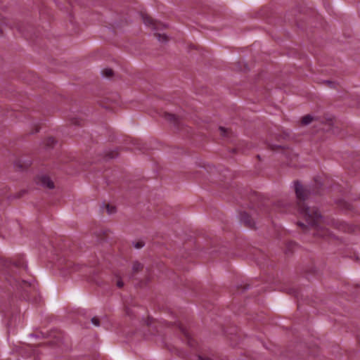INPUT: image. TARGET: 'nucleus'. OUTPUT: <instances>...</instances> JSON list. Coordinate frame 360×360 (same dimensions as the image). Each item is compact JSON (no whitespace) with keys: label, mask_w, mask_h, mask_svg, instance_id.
I'll list each match as a JSON object with an SVG mask.
<instances>
[{"label":"nucleus","mask_w":360,"mask_h":360,"mask_svg":"<svg viewBox=\"0 0 360 360\" xmlns=\"http://www.w3.org/2000/svg\"><path fill=\"white\" fill-rule=\"evenodd\" d=\"M294 190L297 200L300 217L304 221H298L297 224L304 231L315 226V210L307 205V202L314 193V188L310 185H303L298 180L293 181Z\"/></svg>","instance_id":"nucleus-1"},{"label":"nucleus","mask_w":360,"mask_h":360,"mask_svg":"<svg viewBox=\"0 0 360 360\" xmlns=\"http://www.w3.org/2000/svg\"><path fill=\"white\" fill-rule=\"evenodd\" d=\"M0 263L3 267L10 269H26L28 267L27 262L22 255H18L13 258L1 257Z\"/></svg>","instance_id":"nucleus-2"},{"label":"nucleus","mask_w":360,"mask_h":360,"mask_svg":"<svg viewBox=\"0 0 360 360\" xmlns=\"http://www.w3.org/2000/svg\"><path fill=\"white\" fill-rule=\"evenodd\" d=\"M141 17L145 25L151 27L153 30H158L162 27H164V25H162L160 22L155 21L146 13H141Z\"/></svg>","instance_id":"nucleus-3"},{"label":"nucleus","mask_w":360,"mask_h":360,"mask_svg":"<svg viewBox=\"0 0 360 360\" xmlns=\"http://www.w3.org/2000/svg\"><path fill=\"white\" fill-rule=\"evenodd\" d=\"M37 183L44 188H48L49 189L54 188V184L51 180V179L46 175H41L38 178Z\"/></svg>","instance_id":"nucleus-4"},{"label":"nucleus","mask_w":360,"mask_h":360,"mask_svg":"<svg viewBox=\"0 0 360 360\" xmlns=\"http://www.w3.org/2000/svg\"><path fill=\"white\" fill-rule=\"evenodd\" d=\"M64 261H65V259H59L58 261V262L55 264V266H52V268H57V269H58V270H69L70 269L83 268V266H79L78 264H77V266H76L72 262H68L66 266L64 267L60 266V265H62V264L63 263Z\"/></svg>","instance_id":"nucleus-5"},{"label":"nucleus","mask_w":360,"mask_h":360,"mask_svg":"<svg viewBox=\"0 0 360 360\" xmlns=\"http://www.w3.org/2000/svg\"><path fill=\"white\" fill-rule=\"evenodd\" d=\"M240 221L248 228H254L255 222L252 217L246 212L240 213Z\"/></svg>","instance_id":"nucleus-6"},{"label":"nucleus","mask_w":360,"mask_h":360,"mask_svg":"<svg viewBox=\"0 0 360 360\" xmlns=\"http://www.w3.org/2000/svg\"><path fill=\"white\" fill-rule=\"evenodd\" d=\"M322 124V126H319V130L330 131L333 125V121L332 117H328L324 120L319 121Z\"/></svg>","instance_id":"nucleus-7"},{"label":"nucleus","mask_w":360,"mask_h":360,"mask_svg":"<svg viewBox=\"0 0 360 360\" xmlns=\"http://www.w3.org/2000/svg\"><path fill=\"white\" fill-rule=\"evenodd\" d=\"M162 117L166 120H168L170 122L174 123V124H176L178 123V118L177 117L174 115L169 112H165L162 114Z\"/></svg>","instance_id":"nucleus-8"},{"label":"nucleus","mask_w":360,"mask_h":360,"mask_svg":"<svg viewBox=\"0 0 360 360\" xmlns=\"http://www.w3.org/2000/svg\"><path fill=\"white\" fill-rule=\"evenodd\" d=\"M316 237L318 236H320L321 237H324V236H326L327 231H324L323 233H320L319 229L321 228L319 226V224H320L319 218H321V216H319L317 212H316Z\"/></svg>","instance_id":"nucleus-9"},{"label":"nucleus","mask_w":360,"mask_h":360,"mask_svg":"<svg viewBox=\"0 0 360 360\" xmlns=\"http://www.w3.org/2000/svg\"><path fill=\"white\" fill-rule=\"evenodd\" d=\"M148 269V267L145 266L144 264L141 263L138 261H136L133 263L132 269L131 270H141L143 269Z\"/></svg>","instance_id":"nucleus-10"},{"label":"nucleus","mask_w":360,"mask_h":360,"mask_svg":"<svg viewBox=\"0 0 360 360\" xmlns=\"http://www.w3.org/2000/svg\"><path fill=\"white\" fill-rule=\"evenodd\" d=\"M313 120H314L313 116H311V115H307L302 117V124L303 125H307V124H310L313 121Z\"/></svg>","instance_id":"nucleus-11"},{"label":"nucleus","mask_w":360,"mask_h":360,"mask_svg":"<svg viewBox=\"0 0 360 360\" xmlns=\"http://www.w3.org/2000/svg\"><path fill=\"white\" fill-rule=\"evenodd\" d=\"M320 84H324V85H326L327 86L330 87V88H335L337 86V83L335 82H333V81H330V80H323L321 82H319Z\"/></svg>","instance_id":"nucleus-12"},{"label":"nucleus","mask_w":360,"mask_h":360,"mask_svg":"<svg viewBox=\"0 0 360 360\" xmlns=\"http://www.w3.org/2000/svg\"><path fill=\"white\" fill-rule=\"evenodd\" d=\"M155 35L159 41L166 42L168 40L167 36L165 34L155 33Z\"/></svg>","instance_id":"nucleus-13"},{"label":"nucleus","mask_w":360,"mask_h":360,"mask_svg":"<svg viewBox=\"0 0 360 360\" xmlns=\"http://www.w3.org/2000/svg\"><path fill=\"white\" fill-rule=\"evenodd\" d=\"M102 75L106 77H110L113 75V71L110 68H105L101 72Z\"/></svg>","instance_id":"nucleus-14"},{"label":"nucleus","mask_w":360,"mask_h":360,"mask_svg":"<svg viewBox=\"0 0 360 360\" xmlns=\"http://www.w3.org/2000/svg\"><path fill=\"white\" fill-rule=\"evenodd\" d=\"M133 246L136 249H141L145 245L143 240H138L132 243Z\"/></svg>","instance_id":"nucleus-15"},{"label":"nucleus","mask_w":360,"mask_h":360,"mask_svg":"<svg viewBox=\"0 0 360 360\" xmlns=\"http://www.w3.org/2000/svg\"><path fill=\"white\" fill-rule=\"evenodd\" d=\"M105 207L106 211H107L108 214H114L116 212V209L113 206H110L109 205H105Z\"/></svg>","instance_id":"nucleus-16"},{"label":"nucleus","mask_w":360,"mask_h":360,"mask_svg":"<svg viewBox=\"0 0 360 360\" xmlns=\"http://www.w3.org/2000/svg\"><path fill=\"white\" fill-rule=\"evenodd\" d=\"M55 142H56L55 139L51 137L46 140V145L48 146H51L54 145Z\"/></svg>","instance_id":"nucleus-17"},{"label":"nucleus","mask_w":360,"mask_h":360,"mask_svg":"<svg viewBox=\"0 0 360 360\" xmlns=\"http://www.w3.org/2000/svg\"><path fill=\"white\" fill-rule=\"evenodd\" d=\"M91 323L95 326H100V323H99V320L98 318L96 317H94L92 318L91 319Z\"/></svg>","instance_id":"nucleus-18"},{"label":"nucleus","mask_w":360,"mask_h":360,"mask_svg":"<svg viewBox=\"0 0 360 360\" xmlns=\"http://www.w3.org/2000/svg\"><path fill=\"white\" fill-rule=\"evenodd\" d=\"M219 130L221 131V134L222 136H227V134H228V131L226 128L223 127H219Z\"/></svg>","instance_id":"nucleus-19"},{"label":"nucleus","mask_w":360,"mask_h":360,"mask_svg":"<svg viewBox=\"0 0 360 360\" xmlns=\"http://www.w3.org/2000/svg\"><path fill=\"white\" fill-rule=\"evenodd\" d=\"M117 285L118 287H122L124 285V283H123V281L118 280L117 282Z\"/></svg>","instance_id":"nucleus-20"},{"label":"nucleus","mask_w":360,"mask_h":360,"mask_svg":"<svg viewBox=\"0 0 360 360\" xmlns=\"http://www.w3.org/2000/svg\"><path fill=\"white\" fill-rule=\"evenodd\" d=\"M79 121L77 120V119H75L74 120H72V123L74 124H79Z\"/></svg>","instance_id":"nucleus-21"},{"label":"nucleus","mask_w":360,"mask_h":360,"mask_svg":"<svg viewBox=\"0 0 360 360\" xmlns=\"http://www.w3.org/2000/svg\"><path fill=\"white\" fill-rule=\"evenodd\" d=\"M15 166L16 167H19V168H20V169H21V168H22V165H19L18 162H16V163L15 164Z\"/></svg>","instance_id":"nucleus-22"},{"label":"nucleus","mask_w":360,"mask_h":360,"mask_svg":"<svg viewBox=\"0 0 360 360\" xmlns=\"http://www.w3.org/2000/svg\"><path fill=\"white\" fill-rule=\"evenodd\" d=\"M198 360H210V359H205V358H202V357H201V356H199V357H198Z\"/></svg>","instance_id":"nucleus-23"},{"label":"nucleus","mask_w":360,"mask_h":360,"mask_svg":"<svg viewBox=\"0 0 360 360\" xmlns=\"http://www.w3.org/2000/svg\"><path fill=\"white\" fill-rule=\"evenodd\" d=\"M322 120H323L322 119ZM316 122H317V121H318V122H319V121H321V120L320 118H319V120H318V119H316ZM319 125L322 126V124H321V123H320V122H319Z\"/></svg>","instance_id":"nucleus-24"},{"label":"nucleus","mask_w":360,"mask_h":360,"mask_svg":"<svg viewBox=\"0 0 360 360\" xmlns=\"http://www.w3.org/2000/svg\"><path fill=\"white\" fill-rule=\"evenodd\" d=\"M316 193H318V184H319V181L316 179Z\"/></svg>","instance_id":"nucleus-25"},{"label":"nucleus","mask_w":360,"mask_h":360,"mask_svg":"<svg viewBox=\"0 0 360 360\" xmlns=\"http://www.w3.org/2000/svg\"><path fill=\"white\" fill-rule=\"evenodd\" d=\"M17 29H18L20 32H22L21 27H20V26H18V27H17Z\"/></svg>","instance_id":"nucleus-26"},{"label":"nucleus","mask_w":360,"mask_h":360,"mask_svg":"<svg viewBox=\"0 0 360 360\" xmlns=\"http://www.w3.org/2000/svg\"><path fill=\"white\" fill-rule=\"evenodd\" d=\"M116 156H117V155H110V158H115Z\"/></svg>","instance_id":"nucleus-27"},{"label":"nucleus","mask_w":360,"mask_h":360,"mask_svg":"<svg viewBox=\"0 0 360 360\" xmlns=\"http://www.w3.org/2000/svg\"><path fill=\"white\" fill-rule=\"evenodd\" d=\"M136 271H130L131 274H133L134 273H135Z\"/></svg>","instance_id":"nucleus-28"}]
</instances>
